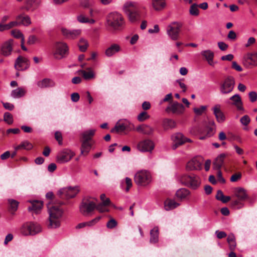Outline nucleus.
Returning a JSON list of instances; mask_svg holds the SVG:
<instances>
[{"label": "nucleus", "instance_id": "72a5a7b5", "mask_svg": "<svg viewBox=\"0 0 257 257\" xmlns=\"http://www.w3.org/2000/svg\"><path fill=\"white\" fill-rule=\"evenodd\" d=\"M88 71H86L83 70H79L77 71V73L79 75H82L83 77L85 80H91L95 77V74L92 71L91 68H88L87 69Z\"/></svg>", "mask_w": 257, "mask_h": 257}, {"label": "nucleus", "instance_id": "b1692460", "mask_svg": "<svg viewBox=\"0 0 257 257\" xmlns=\"http://www.w3.org/2000/svg\"><path fill=\"white\" fill-rule=\"evenodd\" d=\"M61 32L63 35L67 39H74L81 34L80 30H68L66 28H62Z\"/></svg>", "mask_w": 257, "mask_h": 257}, {"label": "nucleus", "instance_id": "cd10ccee", "mask_svg": "<svg viewBox=\"0 0 257 257\" xmlns=\"http://www.w3.org/2000/svg\"><path fill=\"white\" fill-rule=\"evenodd\" d=\"M230 100L232 102L231 104L236 106L238 110H243L242 106L243 103L240 96L238 94H235L230 98Z\"/></svg>", "mask_w": 257, "mask_h": 257}, {"label": "nucleus", "instance_id": "e433bc0d", "mask_svg": "<svg viewBox=\"0 0 257 257\" xmlns=\"http://www.w3.org/2000/svg\"><path fill=\"white\" fill-rule=\"evenodd\" d=\"M159 228L155 227L150 231V242L152 244L156 243L159 241Z\"/></svg>", "mask_w": 257, "mask_h": 257}, {"label": "nucleus", "instance_id": "f704fd0d", "mask_svg": "<svg viewBox=\"0 0 257 257\" xmlns=\"http://www.w3.org/2000/svg\"><path fill=\"white\" fill-rule=\"evenodd\" d=\"M30 202L31 203V206L28 207L29 210L30 211H33L36 213H38L43 207V202L37 200Z\"/></svg>", "mask_w": 257, "mask_h": 257}, {"label": "nucleus", "instance_id": "1a4fd4ad", "mask_svg": "<svg viewBox=\"0 0 257 257\" xmlns=\"http://www.w3.org/2000/svg\"><path fill=\"white\" fill-rule=\"evenodd\" d=\"M181 22H175L170 24L167 28V34L170 39L176 41L179 38L180 28L182 27Z\"/></svg>", "mask_w": 257, "mask_h": 257}, {"label": "nucleus", "instance_id": "c756f323", "mask_svg": "<svg viewBox=\"0 0 257 257\" xmlns=\"http://www.w3.org/2000/svg\"><path fill=\"white\" fill-rule=\"evenodd\" d=\"M190 192L187 189L182 188L178 190L176 193V197L180 200L187 199Z\"/></svg>", "mask_w": 257, "mask_h": 257}, {"label": "nucleus", "instance_id": "4468645a", "mask_svg": "<svg viewBox=\"0 0 257 257\" xmlns=\"http://www.w3.org/2000/svg\"><path fill=\"white\" fill-rule=\"evenodd\" d=\"M203 159L200 157H195L189 160L186 166L187 171L200 170L202 168Z\"/></svg>", "mask_w": 257, "mask_h": 257}, {"label": "nucleus", "instance_id": "bf43d9fd", "mask_svg": "<svg viewBox=\"0 0 257 257\" xmlns=\"http://www.w3.org/2000/svg\"><path fill=\"white\" fill-rule=\"evenodd\" d=\"M249 98L251 102H255L257 99V93L255 91H251L248 94Z\"/></svg>", "mask_w": 257, "mask_h": 257}, {"label": "nucleus", "instance_id": "6e6d98bb", "mask_svg": "<svg viewBox=\"0 0 257 257\" xmlns=\"http://www.w3.org/2000/svg\"><path fill=\"white\" fill-rule=\"evenodd\" d=\"M12 35L16 38H20L22 39V38H24L23 34L18 30H13L11 32Z\"/></svg>", "mask_w": 257, "mask_h": 257}, {"label": "nucleus", "instance_id": "20e7f679", "mask_svg": "<svg viewBox=\"0 0 257 257\" xmlns=\"http://www.w3.org/2000/svg\"><path fill=\"white\" fill-rule=\"evenodd\" d=\"M97 200L90 197H86L82 199L79 208L80 212L84 215L91 213L96 208Z\"/></svg>", "mask_w": 257, "mask_h": 257}, {"label": "nucleus", "instance_id": "f03ea898", "mask_svg": "<svg viewBox=\"0 0 257 257\" xmlns=\"http://www.w3.org/2000/svg\"><path fill=\"white\" fill-rule=\"evenodd\" d=\"M95 132L96 130L94 129L89 130L82 134L81 154L82 155L86 156L90 151L94 144V141L92 140V138L94 135Z\"/></svg>", "mask_w": 257, "mask_h": 257}, {"label": "nucleus", "instance_id": "393cba45", "mask_svg": "<svg viewBox=\"0 0 257 257\" xmlns=\"http://www.w3.org/2000/svg\"><path fill=\"white\" fill-rule=\"evenodd\" d=\"M216 120L219 123H222L225 120L223 112L220 110V106L218 104L215 105L212 108Z\"/></svg>", "mask_w": 257, "mask_h": 257}, {"label": "nucleus", "instance_id": "7c9ffc66", "mask_svg": "<svg viewBox=\"0 0 257 257\" xmlns=\"http://www.w3.org/2000/svg\"><path fill=\"white\" fill-rule=\"evenodd\" d=\"M179 205V203L170 198H167L164 202V208L166 211L174 209Z\"/></svg>", "mask_w": 257, "mask_h": 257}, {"label": "nucleus", "instance_id": "c85d7f7f", "mask_svg": "<svg viewBox=\"0 0 257 257\" xmlns=\"http://www.w3.org/2000/svg\"><path fill=\"white\" fill-rule=\"evenodd\" d=\"M55 85V82L49 78H44L37 82V86L41 88L53 87Z\"/></svg>", "mask_w": 257, "mask_h": 257}, {"label": "nucleus", "instance_id": "5701e85b", "mask_svg": "<svg viewBox=\"0 0 257 257\" xmlns=\"http://www.w3.org/2000/svg\"><path fill=\"white\" fill-rule=\"evenodd\" d=\"M184 110V106L181 103L178 102H173L170 106L166 108L167 112H172L174 114H180L183 113Z\"/></svg>", "mask_w": 257, "mask_h": 257}, {"label": "nucleus", "instance_id": "a211bd4d", "mask_svg": "<svg viewBox=\"0 0 257 257\" xmlns=\"http://www.w3.org/2000/svg\"><path fill=\"white\" fill-rule=\"evenodd\" d=\"M55 50V57L58 58L57 55L61 56V58L67 55L68 53V47L66 43L62 42H57L54 45Z\"/></svg>", "mask_w": 257, "mask_h": 257}, {"label": "nucleus", "instance_id": "9b49d317", "mask_svg": "<svg viewBox=\"0 0 257 257\" xmlns=\"http://www.w3.org/2000/svg\"><path fill=\"white\" fill-rule=\"evenodd\" d=\"M134 125L126 120H119L110 132L119 133L125 131H131L134 129Z\"/></svg>", "mask_w": 257, "mask_h": 257}, {"label": "nucleus", "instance_id": "a19ab883", "mask_svg": "<svg viewBox=\"0 0 257 257\" xmlns=\"http://www.w3.org/2000/svg\"><path fill=\"white\" fill-rule=\"evenodd\" d=\"M78 46L81 52H85L88 46L89 43L87 40L83 38H81L78 43Z\"/></svg>", "mask_w": 257, "mask_h": 257}, {"label": "nucleus", "instance_id": "79ce46f5", "mask_svg": "<svg viewBox=\"0 0 257 257\" xmlns=\"http://www.w3.org/2000/svg\"><path fill=\"white\" fill-rule=\"evenodd\" d=\"M38 5L37 0H26V6L23 9L26 11H32L34 7Z\"/></svg>", "mask_w": 257, "mask_h": 257}, {"label": "nucleus", "instance_id": "680f3d73", "mask_svg": "<svg viewBox=\"0 0 257 257\" xmlns=\"http://www.w3.org/2000/svg\"><path fill=\"white\" fill-rule=\"evenodd\" d=\"M55 138L58 142L59 145H61L62 143V134L60 132H56L55 133Z\"/></svg>", "mask_w": 257, "mask_h": 257}, {"label": "nucleus", "instance_id": "864d4df0", "mask_svg": "<svg viewBox=\"0 0 257 257\" xmlns=\"http://www.w3.org/2000/svg\"><path fill=\"white\" fill-rule=\"evenodd\" d=\"M240 122L242 125L247 126L250 122V117L247 115H244L240 118Z\"/></svg>", "mask_w": 257, "mask_h": 257}, {"label": "nucleus", "instance_id": "4d7b16f0", "mask_svg": "<svg viewBox=\"0 0 257 257\" xmlns=\"http://www.w3.org/2000/svg\"><path fill=\"white\" fill-rule=\"evenodd\" d=\"M101 218V216H97L96 218L93 219L92 220L86 222L87 226H92L94 225L96 223H97Z\"/></svg>", "mask_w": 257, "mask_h": 257}, {"label": "nucleus", "instance_id": "13d9d810", "mask_svg": "<svg viewBox=\"0 0 257 257\" xmlns=\"http://www.w3.org/2000/svg\"><path fill=\"white\" fill-rule=\"evenodd\" d=\"M241 178V173L238 172L233 174L230 177V181L232 182L237 181Z\"/></svg>", "mask_w": 257, "mask_h": 257}, {"label": "nucleus", "instance_id": "412c9836", "mask_svg": "<svg viewBox=\"0 0 257 257\" xmlns=\"http://www.w3.org/2000/svg\"><path fill=\"white\" fill-rule=\"evenodd\" d=\"M155 147L153 141L150 140H145L139 143L138 149L142 152H152Z\"/></svg>", "mask_w": 257, "mask_h": 257}, {"label": "nucleus", "instance_id": "4be33fe9", "mask_svg": "<svg viewBox=\"0 0 257 257\" xmlns=\"http://www.w3.org/2000/svg\"><path fill=\"white\" fill-rule=\"evenodd\" d=\"M14 41L10 39L4 42L1 48V54L5 57L11 55L13 49Z\"/></svg>", "mask_w": 257, "mask_h": 257}, {"label": "nucleus", "instance_id": "603ef678", "mask_svg": "<svg viewBox=\"0 0 257 257\" xmlns=\"http://www.w3.org/2000/svg\"><path fill=\"white\" fill-rule=\"evenodd\" d=\"M206 106L202 105L199 108L195 107L193 108L194 113L197 115H201L206 110Z\"/></svg>", "mask_w": 257, "mask_h": 257}, {"label": "nucleus", "instance_id": "6e6552de", "mask_svg": "<svg viewBox=\"0 0 257 257\" xmlns=\"http://www.w3.org/2000/svg\"><path fill=\"white\" fill-rule=\"evenodd\" d=\"M235 195L238 199L232 201V206L233 207L237 206V208L238 209L242 207L244 204L241 202L245 201L248 198L246 190L243 188H236L235 189Z\"/></svg>", "mask_w": 257, "mask_h": 257}, {"label": "nucleus", "instance_id": "473e14b6", "mask_svg": "<svg viewBox=\"0 0 257 257\" xmlns=\"http://www.w3.org/2000/svg\"><path fill=\"white\" fill-rule=\"evenodd\" d=\"M202 56L208 62V64L211 66H213L214 63L213 61L214 58V53L210 50H204L201 53Z\"/></svg>", "mask_w": 257, "mask_h": 257}, {"label": "nucleus", "instance_id": "0eeeda50", "mask_svg": "<svg viewBox=\"0 0 257 257\" xmlns=\"http://www.w3.org/2000/svg\"><path fill=\"white\" fill-rule=\"evenodd\" d=\"M235 79L232 76H228L220 82V92L223 94H228L232 91L235 86Z\"/></svg>", "mask_w": 257, "mask_h": 257}, {"label": "nucleus", "instance_id": "a18cd8bd", "mask_svg": "<svg viewBox=\"0 0 257 257\" xmlns=\"http://www.w3.org/2000/svg\"><path fill=\"white\" fill-rule=\"evenodd\" d=\"M8 201L9 205L10 211L12 213L16 211L19 204V202L13 199H9Z\"/></svg>", "mask_w": 257, "mask_h": 257}, {"label": "nucleus", "instance_id": "774afa93", "mask_svg": "<svg viewBox=\"0 0 257 257\" xmlns=\"http://www.w3.org/2000/svg\"><path fill=\"white\" fill-rule=\"evenodd\" d=\"M4 107L9 110H12L14 108V105L9 102H3Z\"/></svg>", "mask_w": 257, "mask_h": 257}, {"label": "nucleus", "instance_id": "c03bdc74", "mask_svg": "<svg viewBox=\"0 0 257 257\" xmlns=\"http://www.w3.org/2000/svg\"><path fill=\"white\" fill-rule=\"evenodd\" d=\"M25 93L26 91L23 88L19 87L12 91L11 96L14 98H20L23 96Z\"/></svg>", "mask_w": 257, "mask_h": 257}, {"label": "nucleus", "instance_id": "338daca9", "mask_svg": "<svg viewBox=\"0 0 257 257\" xmlns=\"http://www.w3.org/2000/svg\"><path fill=\"white\" fill-rule=\"evenodd\" d=\"M126 188L125 189L126 191H128L131 187L132 186V181L131 179L128 177L125 178V179Z\"/></svg>", "mask_w": 257, "mask_h": 257}, {"label": "nucleus", "instance_id": "f8f14e48", "mask_svg": "<svg viewBox=\"0 0 257 257\" xmlns=\"http://www.w3.org/2000/svg\"><path fill=\"white\" fill-rule=\"evenodd\" d=\"M79 192V187L76 186L62 188L59 191L58 194L61 198L68 199L74 197Z\"/></svg>", "mask_w": 257, "mask_h": 257}, {"label": "nucleus", "instance_id": "a878e982", "mask_svg": "<svg viewBox=\"0 0 257 257\" xmlns=\"http://www.w3.org/2000/svg\"><path fill=\"white\" fill-rule=\"evenodd\" d=\"M120 50V47L119 45L112 44L106 49L105 54L106 56L110 57L119 52Z\"/></svg>", "mask_w": 257, "mask_h": 257}, {"label": "nucleus", "instance_id": "58836bf2", "mask_svg": "<svg viewBox=\"0 0 257 257\" xmlns=\"http://www.w3.org/2000/svg\"><path fill=\"white\" fill-rule=\"evenodd\" d=\"M227 241L228 243L229 248L230 251H234L235 249L236 243L235 242V237L233 234L230 233L227 238Z\"/></svg>", "mask_w": 257, "mask_h": 257}, {"label": "nucleus", "instance_id": "69168bd1", "mask_svg": "<svg viewBox=\"0 0 257 257\" xmlns=\"http://www.w3.org/2000/svg\"><path fill=\"white\" fill-rule=\"evenodd\" d=\"M219 48L221 51H225L228 47V45L223 42H219L217 43Z\"/></svg>", "mask_w": 257, "mask_h": 257}, {"label": "nucleus", "instance_id": "de8ad7c7", "mask_svg": "<svg viewBox=\"0 0 257 257\" xmlns=\"http://www.w3.org/2000/svg\"><path fill=\"white\" fill-rule=\"evenodd\" d=\"M246 60L249 61L248 63L250 64L255 63L257 60V53L247 54L246 57Z\"/></svg>", "mask_w": 257, "mask_h": 257}, {"label": "nucleus", "instance_id": "4c0bfd02", "mask_svg": "<svg viewBox=\"0 0 257 257\" xmlns=\"http://www.w3.org/2000/svg\"><path fill=\"white\" fill-rule=\"evenodd\" d=\"M110 203V201L109 198H106L103 202L100 203L98 205L96 204V208L99 212L102 213L104 212H108L109 210L106 208V206L109 205Z\"/></svg>", "mask_w": 257, "mask_h": 257}, {"label": "nucleus", "instance_id": "09e8293b", "mask_svg": "<svg viewBox=\"0 0 257 257\" xmlns=\"http://www.w3.org/2000/svg\"><path fill=\"white\" fill-rule=\"evenodd\" d=\"M4 120L9 124H12L13 122L12 114L9 112H6L4 115Z\"/></svg>", "mask_w": 257, "mask_h": 257}, {"label": "nucleus", "instance_id": "9d476101", "mask_svg": "<svg viewBox=\"0 0 257 257\" xmlns=\"http://www.w3.org/2000/svg\"><path fill=\"white\" fill-rule=\"evenodd\" d=\"M134 181L138 185L146 186L151 182V175L145 170L139 171L135 176Z\"/></svg>", "mask_w": 257, "mask_h": 257}, {"label": "nucleus", "instance_id": "6ab92c4d", "mask_svg": "<svg viewBox=\"0 0 257 257\" xmlns=\"http://www.w3.org/2000/svg\"><path fill=\"white\" fill-rule=\"evenodd\" d=\"M29 66V60L25 57L19 56L15 61L14 67L17 71H23L28 69Z\"/></svg>", "mask_w": 257, "mask_h": 257}, {"label": "nucleus", "instance_id": "f257e3e1", "mask_svg": "<svg viewBox=\"0 0 257 257\" xmlns=\"http://www.w3.org/2000/svg\"><path fill=\"white\" fill-rule=\"evenodd\" d=\"M63 203H48L47 207L48 209L49 218L48 227L51 228L59 227L61 224V220L63 214V209L61 205Z\"/></svg>", "mask_w": 257, "mask_h": 257}, {"label": "nucleus", "instance_id": "2eb2a0df", "mask_svg": "<svg viewBox=\"0 0 257 257\" xmlns=\"http://www.w3.org/2000/svg\"><path fill=\"white\" fill-rule=\"evenodd\" d=\"M208 126H205V128H203L201 126H199L197 128V132L200 134H204V136L199 138L200 140H204L207 137H210L214 134V128L212 126H215L214 120H209L208 122Z\"/></svg>", "mask_w": 257, "mask_h": 257}, {"label": "nucleus", "instance_id": "3c124183", "mask_svg": "<svg viewBox=\"0 0 257 257\" xmlns=\"http://www.w3.org/2000/svg\"><path fill=\"white\" fill-rule=\"evenodd\" d=\"M150 118V115H148V113L146 111H142L138 116V120L139 121H144L145 120Z\"/></svg>", "mask_w": 257, "mask_h": 257}, {"label": "nucleus", "instance_id": "bb28decb", "mask_svg": "<svg viewBox=\"0 0 257 257\" xmlns=\"http://www.w3.org/2000/svg\"><path fill=\"white\" fill-rule=\"evenodd\" d=\"M226 155L225 154H221L218 156L213 164V167L215 170L220 169L225 161Z\"/></svg>", "mask_w": 257, "mask_h": 257}, {"label": "nucleus", "instance_id": "052dcab7", "mask_svg": "<svg viewBox=\"0 0 257 257\" xmlns=\"http://www.w3.org/2000/svg\"><path fill=\"white\" fill-rule=\"evenodd\" d=\"M38 41V38L34 35L30 36L29 37L28 40L27 41V43L29 45H33L36 43Z\"/></svg>", "mask_w": 257, "mask_h": 257}, {"label": "nucleus", "instance_id": "aec40b11", "mask_svg": "<svg viewBox=\"0 0 257 257\" xmlns=\"http://www.w3.org/2000/svg\"><path fill=\"white\" fill-rule=\"evenodd\" d=\"M123 11L128 16H136L140 15L139 9L134 3L128 2L125 3L123 6Z\"/></svg>", "mask_w": 257, "mask_h": 257}, {"label": "nucleus", "instance_id": "c9c22d12", "mask_svg": "<svg viewBox=\"0 0 257 257\" xmlns=\"http://www.w3.org/2000/svg\"><path fill=\"white\" fill-rule=\"evenodd\" d=\"M152 6L156 11H161L166 6V0H152Z\"/></svg>", "mask_w": 257, "mask_h": 257}, {"label": "nucleus", "instance_id": "ea45409f", "mask_svg": "<svg viewBox=\"0 0 257 257\" xmlns=\"http://www.w3.org/2000/svg\"><path fill=\"white\" fill-rule=\"evenodd\" d=\"M176 126V122L173 119L165 118L163 121V126L165 130L172 129Z\"/></svg>", "mask_w": 257, "mask_h": 257}, {"label": "nucleus", "instance_id": "ddd939ff", "mask_svg": "<svg viewBox=\"0 0 257 257\" xmlns=\"http://www.w3.org/2000/svg\"><path fill=\"white\" fill-rule=\"evenodd\" d=\"M124 23L122 17H107L106 26L110 31L115 30L121 27Z\"/></svg>", "mask_w": 257, "mask_h": 257}, {"label": "nucleus", "instance_id": "49530a36", "mask_svg": "<svg viewBox=\"0 0 257 257\" xmlns=\"http://www.w3.org/2000/svg\"><path fill=\"white\" fill-rule=\"evenodd\" d=\"M77 21L81 23L89 24H93L95 22V20L92 19L91 17H77Z\"/></svg>", "mask_w": 257, "mask_h": 257}, {"label": "nucleus", "instance_id": "423d86ee", "mask_svg": "<svg viewBox=\"0 0 257 257\" xmlns=\"http://www.w3.org/2000/svg\"><path fill=\"white\" fill-rule=\"evenodd\" d=\"M180 181L182 184L193 189H197L201 184L200 177L193 174L183 175Z\"/></svg>", "mask_w": 257, "mask_h": 257}, {"label": "nucleus", "instance_id": "39448f33", "mask_svg": "<svg viewBox=\"0 0 257 257\" xmlns=\"http://www.w3.org/2000/svg\"><path fill=\"white\" fill-rule=\"evenodd\" d=\"M42 228L40 224L36 222H28L24 223L20 231L24 235H34L40 232Z\"/></svg>", "mask_w": 257, "mask_h": 257}, {"label": "nucleus", "instance_id": "7ed1b4c3", "mask_svg": "<svg viewBox=\"0 0 257 257\" xmlns=\"http://www.w3.org/2000/svg\"><path fill=\"white\" fill-rule=\"evenodd\" d=\"M6 20V17H4L3 19L0 24V31L9 30L14 27L21 25L27 26L31 23L30 17H17L16 21H12L7 24H5Z\"/></svg>", "mask_w": 257, "mask_h": 257}, {"label": "nucleus", "instance_id": "37998d69", "mask_svg": "<svg viewBox=\"0 0 257 257\" xmlns=\"http://www.w3.org/2000/svg\"><path fill=\"white\" fill-rule=\"evenodd\" d=\"M33 148V145L27 141L22 142L19 145L16 147V150L24 149L26 150H31Z\"/></svg>", "mask_w": 257, "mask_h": 257}, {"label": "nucleus", "instance_id": "dca6fc26", "mask_svg": "<svg viewBox=\"0 0 257 257\" xmlns=\"http://www.w3.org/2000/svg\"><path fill=\"white\" fill-rule=\"evenodd\" d=\"M75 154L69 149H64L60 152L57 156V162L63 164L69 161Z\"/></svg>", "mask_w": 257, "mask_h": 257}, {"label": "nucleus", "instance_id": "2f4dec72", "mask_svg": "<svg viewBox=\"0 0 257 257\" xmlns=\"http://www.w3.org/2000/svg\"><path fill=\"white\" fill-rule=\"evenodd\" d=\"M136 131L139 133L150 135L153 133L154 128L149 125L142 124L137 127Z\"/></svg>", "mask_w": 257, "mask_h": 257}, {"label": "nucleus", "instance_id": "0e129e2a", "mask_svg": "<svg viewBox=\"0 0 257 257\" xmlns=\"http://www.w3.org/2000/svg\"><path fill=\"white\" fill-rule=\"evenodd\" d=\"M71 99L73 102H78L80 99V95L77 92L73 93L71 95Z\"/></svg>", "mask_w": 257, "mask_h": 257}, {"label": "nucleus", "instance_id": "5fc2aeb1", "mask_svg": "<svg viewBox=\"0 0 257 257\" xmlns=\"http://www.w3.org/2000/svg\"><path fill=\"white\" fill-rule=\"evenodd\" d=\"M117 221L113 218H111L107 223L106 226L108 228L112 229L116 226Z\"/></svg>", "mask_w": 257, "mask_h": 257}, {"label": "nucleus", "instance_id": "f3484780", "mask_svg": "<svg viewBox=\"0 0 257 257\" xmlns=\"http://www.w3.org/2000/svg\"><path fill=\"white\" fill-rule=\"evenodd\" d=\"M172 140L173 142L172 149L176 150L179 146L183 145L186 142H190L191 140L185 138L182 134L178 133L172 136Z\"/></svg>", "mask_w": 257, "mask_h": 257}, {"label": "nucleus", "instance_id": "8fccbe9b", "mask_svg": "<svg viewBox=\"0 0 257 257\" xmlns=\"http://www.w3.org/2000/svg\"><path fill=\"white\" fill-rule=\"evenodd\" d=\"M190 13L191 15L197 16L199 15L198 6L196 4H193L190 8Z\"/></svg>", "mask_w": 257, "mask_h": 257}, {"label": "nucleus", "instance_id": "e2e57ef3", "mask_svg": "<svg viewBox=\"0 0 257 257\" xmlns=\"http://www.w3.org/2000/svg\"><path fill=\"white\" fill-rule=\"evenodd\" d=\"M93 2L90 0H82L81 5L85 8L89 7L93 4Z\"/></svg>", "mask_w": 257, "mask_h": 257}]
</instances>
